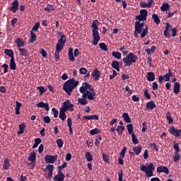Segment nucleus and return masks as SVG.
Here are the masks:
<instances>
[{"mask_svg": "<svg viewBox=\"0 0 181 181\" xmlns=\"http://www.w3.org/2000/svg\"><path fill=\"white\" fill-rule=\"evenodd\" d=\"M37 90L40 91V95H42V94H45L47 91V90L45 89L44 86H38Z\"/></svg>", "mask_w": 181, "mask_h": 181, "instance_id": "obj_54", "label": "nucleus"}, {"mask_svg": "<svg viewBox=\"0 0 181 181\" xmlns=\"http://www.w3.org/2000/svg\"><path fill=\"white\" fill-rule=\"evenodd\" d=\"M54 6L52 4H47V7L44 8V11H45V12H52L54 11Z\"/></svg>", "mask_w": 181, "mask_h": 181, "instance_id": "obj_37", "label": "nucleus"}, {"mask_svg": "<svg viewBox=\"0 0 181 181\" xmlns=\"http://www.w3.org/2000/svg\"><path fill=\"white\" fill-rule=\"evenodd\" d=\"M102 156H103V160H104V162H105L106 163H108V160H110V157L108 156V155L103 153Z\"/></svg>", "mask_w": 181, "mask_h": 181, "instance_id": "obj_57", "label": "nucleus"}, {"mask_svg": "<svg viewBox=\"0 0 181 181\" xmlns=\"http://www.w3.org/2000/svg\"><path fill=\"white\" fill-rule=\"evenodd\" d=\"M148 81H155V73L151 71L147 73Z\"/></svg>", "mask_w": 181, "mask_h": 181, "instance_id": "obj_30", "label": "nucleus"}, {"mask_svg": "<svg viewBox=\"0 0 181 181\" xmlns=\"http://www.w3.org/2000/svg\"><path fill=\"white\" fill-rule=\"evenodd\" d=\"M78 103L81 105H87L88 100H87V94H83L82 98H78Z\"/></svg>", "mask_w": 181, "mask_h": 181, "instance_id": "obj_16", "label": "nucleus"}, {"mask_svg": "<svg viewBox=\"0 0 181 181\" xmlns=\"http://www.w3.org/2000/svg\"><path fill=\"white\" fill-rule=\"evenodd\" d=\"M102 139H103V138L101 137V136H97V139H96L95 142V146H98V145H100V142H101Z\"/></svg>", "mask_w": 181, "mask_h": 181, "instance_id": "obj_62", "label": "nucleus"}, {"mask_svg": "<svg viewBox=\"0 0 181 181\" xmlns=\"http://www.w3.org/2000/svg\"><path fill=\"white\" fill-rule=\"evenodd\" d=\"M170 9V5L168 3H163L162 6H160V11H163V12H168Z\"/></svg>", "mask_w": 181, "mask_h": 181, "instance_id": "obj_28", "label": "nucleus"}, {"mask_svg": "<svg viewBox=\"0 0 181 181\" xmlns=\"http://www.w3.org/2000/svg\"><path fill=\"white\" fill-rule=\"evenodd\" d=\"M132 141L134 145L139 144V140H138L135 134H132Z\"/></svg>", "mask_w": 181, "mask_h": 181, "instance_id": "obj_51", "label": "nucleus"}, {"mask_svg": "<svg viewBox=\"0 0 181 181\" xmlns=\"http://www.w3.org/2000/svg\"><path fill=\"white\" fill-rule=\"evenodd\" d=\"M116 131L119 135H122V132L125 131V127L118 126L116 129Z\"/></svg>", "mask_w": 181, "mask_h": 181, "instance_id": "obj_47", "label": "nucleus"}, {"mask_svg": "<svg viewBox=\"0 0 181 181\" xmlns=\"http://www.w3.org/2000/svg\"><path fill=\"white\" fill-rule=\"evenodd\" d=\"M56 142L59 148H63V145H64V141L63 139H57Z\"/></svg>", "mask_w": 181, "mask_h": 181, "instance_id": "obj_49", "label": "nucleus"}, {"mask_svg": "<svg viewBox=\"0 0 181 181\" xmlns=\"http://www.w3.org/2000/svg\"><path fill=\"white\" fill-rule=\"evenodd\" d=\"M146 108L148 110H152L156 108V104H155V102H153V100H151L150 102L146 103Z\"/></svg>", "mask_w": 181, "mask_h": 181, "instance_id": "obj_19", "label": "nucleus"}, {"mask_svg": "<svg viewBox=\"0 0 181 181\" xmlns=\"http://www.w3.org/2000/svg\"><path fill=\"white\" fill-rule=\"evenodd\" d=\"M67 125H68V128L69 129V132L71 134V135H73V128L71 127L73 125V121L71 120V118L69 117L67 119Z\"/></svg>", "mask_w": 181, "mask_h": 181, "instance_id": "obj_29", "label": "nucleus"}, {"mask_svg": "<svg viewBox=\"0 0 181 181\" xmlns=\"http://www.w3.org/2000/svg\"><path fill=\"white\" fill-rule=\"evenodd\" d=\"M140 15L143 16V18H148V11L146 9H142L140 11Z\"/></svg>", "mask_w": 181, "mask_h": 181, "instance_id": "obj_53", "label": "nucleus"}, {"mask_svg": "<svg viewBox=\"0 0 181 181\" xmlns=\"http://www.w3.org/2000/svg\"><path fill=\"white\" fill-rule=\"evenodd\" d=\"M144 95L147 100H151V95L148 93V89L144 90Z\"/></svg>", "mask_w": 181, "mask_h": 181, "instance_id": "obj_61", "label": "nucleus"}, {"mask_svg": "<svg viewBox=\"0 0 181 181\" xmlns=\"http://www.w3.org/2000/svg\"><path fill=\"white\" fill-rule=\"evenodd\" d=\"M73 48L71 47L69 49V59L70 62H74L76 59L74 57H78L80 56V50L76 48L74 51L73 54Z\"/></svg>", "mask_w": 181, "mask_h": 181, "instance_id": "obj_6", "label": "nucleus"}, {"mask_svg": "<svg viewBox=\"0 0 181 181\" xmlns=\"http://www.w3.org/2000/svg\"><path fill=\"white\" fill-rule=\"evenodd\" d=\"M152 18H153V22H155L156 25H159V23H160V18H159V16H158V14H155V13L153 14Z\"/></svg>", "mask_w": 181, "mask_h": 181, "instance_id": "obj_38", "label": "nucleus"}, {"mask_svg": "<svg viewBox=\"0 0 181 181\" xmlns=\"http://www.w3.org/2000/svg\"><path fill=\"white\" fill-rule=\"evenodd\" d=\"M42 142V139L37 138L35 139V143L33 145V149H36L37 146H39V144Z\"/></svg>", "mask_w": 181, "mask_h": 181, "instance_id": "obj_46", "label": "nucleus"}, {"mask_svg": "<svg viewBox=\"0 0 181 181\" xmlns=\"http://www.w3.org/2000/svg\"><path fill=\"white\" fill-rule=\"evenodd\" d=\"M83 94L87 95L86 98H88V100H90V101H93V100H95L94 97H95V92H94V90H93V91H91V92H90L89 90L86 91Z\"/></svg>", "mask_w": 181, "mask_h": 181, "instance_id": "obj_20", "label": "nucleus"}, {"mask_svg": "<svg viewBox=\"0 0 181 181\" xmlns=\"http://www.w3.org/2000/svg\"><path fill=\"white\" fill-rule=\"evenodd\" d=\"M45 160L46 163H54L57 160V155H47L45 156Z\"/></svg>", "mask_w": 181, "mask_h": 181, "instance_id": "obj_11", "label": "nucleus"}, {"mask_svg": "<svg viewBox=\"0 0 181 181\" xmlns=\"http://www.w3.org/2000/svg\"><path fill=\"white\" fill-rule=\"evenodd\" d=\"M136 19L139 21V22H141L142 21H146V18L144 16H142L141 14L136 16Z\"/></svg>", "mask_w": 181, "mask_h": 181, "instance_id": "obj_60", "label": "nucleus"}, {"mask_svg": "<svg viewBox=\"0 0 181 181\" xmlns=\"http://www.w3.org/2000/svg\"><path fill=\"white\" fill-rule=\"evenodd\" d=\"M78 86V81H76L75 78H71L66 81L63 85V90L68 95H71L73 90Z\"/></svg>", "mask_w": 181, "mask_h": 181, "instance_id": "obj_2", "label": "nucleus"}, {"mask_svg": "<svg viewBox=\"0 0 181 181\" xmlns=\"http://www.w3.org/2000/svg\"><path fill=\"white\" fill-rule=\"evenodd\" d=\"M73 107H74V105L71 104V102H70L69 100H66L65 102H64L60 110H64L65 111H74Z\"/></svg>", "mask_w": 181, "mask_h": 181, "instance_id": "obj_8", "label": "nucleus"}, {"mask_svg": "<svg viewBox=\"0 0 181 181\" xmlns=\"http://www.w3.org/2000/svg\"><path fill=\"white\" fill-rule=\"evenodd\" d=\"M28 160L31 162L30 165H33L30 169H35V162H36V153L35 151L31 152Z\"/></svg>", "mask_w": 181, "mask_h": 181, "instance_id": "obj_13", "label": "nucleus"}, {"mask_svg": "<svg viewBox=\"0 0 181 181\" xmlns=\"http://www.w3.org/2000/svg\"><path fill=\"white\" fill-rule=\"evenodd\" d=\"M125 152H127V147L124 146L121 152L119 153V156L122 158H125Z\"/></svg>", "mask_w": 181, "mask_h": 181, "instance_id": "obj_56", "label": "nucleus"}, {"mask_svg": "<svg viewBox=\"0 0 181 181\" xmlns=\"http://www.w3.org/2000/svg\"><path fill=\"white\" fill-rule=\"evenodd\" d=\"M122 117L123 118L124 121H125V122H127V124H131V122H132V121L131 120V117H129V115H128V113L127 112L123 113Z\"/></svg>", "mask_w": 181, "mask_h": 181, "instance_id": "obj_27", "label": "nucleus"}, {"mask_svg": "<svg viewBox=\"0 0 181 181\" xmlns=\"http://www.w3.org/2000/svg\"><path fill=\"white\" fill-rule=\"evenodd\" d=\"M80 74H87V69L84 67H81L79 69Z\"/></svg>", "mask_w": 181, "mask_h": 181, "instance_id": "obj_64", "label": "nucleus"}, {"mask_svg": "<svg viewBox=\"0 0 181 181\" xmlns=\"http://www.w3.org/2000/svg\"><path fill=\"white\" fill-rule=\"evenodd\" d=\"M16 44L17 45L18 49H21V47H23L25 46V41L21 38H17L16 40Z\"/></svg>", "mask_w": 181, "mask_h": 181, "instance_id": "obj_24", "label": "nucleus"}, {"mask_svg": "<svg viewBox=\"0 0 181 181\" xmlns=\"http://www.w3.org/2000/svg\"><path fill=\"white\" fill-rule=\"evenodd\" d=\"M112 56L115 57V59H117V60H119L121 59V52H112Z\"/></svg>", "mask_w": 181, "mask_h": 181, "instance_id": "obj_41", "label": "nucleus"}, {"mask_svg": "<svg viewBox=\"0 0 181 181\" xmlns=\"http://www.w3.org/2000/svg\"><path fill=\"white\" fill-rule=\"evenodd\" d=\"M117 175L119 176V181H125L122 180V177L124 176V174L122 173V169H120Z\"/></svg>", "mask_w": 181, "mask_h": 181, "instance_id": "obj_63", "label": "nucleus"}, {"mask_svg": "<svg viewBox=\"0 0 181 181\" xmlns=\"http://www.w3.org/2000/svg\"><path fill=\"white\" fill-rule=\"evenodd\" d=\"M112 67L117 70V71H119V62L118 61H112Z\"/></svg>", "mask_w": 181, "mask_h": 181, "instance_id": "obj_35", "label": "nucleus"}, {"mask_svg": "<svg viewBox=\"0 0 181 181\" xmlns=\"http://www.w3.org/2000/svg\"><path fill=\"white\" fill-rule=\"evenodd\" d=\"M67 111H66L64 109H60L59 110V118H60V119L62 121H66V118H67V116L66 115V112Z\"/></svg>", "mask_w": 181, "mask_h": 181, "instance_id": "obj_21", "label": "nucleus"}, {"mask_svg": "<svg viewBox=\"0 0 181 181\" xmlns=\"http://www.w3.org/2000/svg\"><path fill=\"white\" fill-rule=\"evenodd\" d=\"M19 9V1L18 0H14L11 3V6L10 7L9 11L11 12H13V13H16V11Z\"/></svg>", "mask_w": 181, "mask_h": 181, "instance_id": "obj_12", "label": "nucleus"}, {"mask_svg": "<svg viewBox=\"0 0 181 181\" xmlns=\"http://www.w3.org/2000/svg\"><path fill=\"white\" fill-rule=\"evenodd\" d=\"M18 51L20 52L21 56H23L24 57H28V50L25 49L24 48H20L18 49Z\"/></svg>", "mask_w": 181, "mask_h": 181, "instance_id": "obj_39", "label": "nucleus"}, {"mask_svg": "<svg viewBox=\"0 0 181 181\" xmlns=\"http://www.w3.org/2000/svg\"><path fill=\"white\" fill-rule=\"evenodd\" d=\"M173 148L175 149V153H179L180 152V148H179V143H177L176 141H173Z\"/></svg>", "mask_w": 181, "mask_h": 181, "instance_id": "obj_40", "label": "nucleus"}, {"mask_svg": "<svg viewBox=\"0 0 181 181\" xmlns=\"http://www.w3.org/2000/svg\"><path fill=\"white\" fill-rule=\"evenodd\" d=\"M58 36H60V39L58 40V42L56 45V47H59V49H64V45L67 42V39H66V35H63L62 32L57 33Z\"/></svg>", "mask_w": 181, "mask_h": 181, "instance_id": "obj_5", "label": "nucleus"}, {"mask_svg": "<svg viewBox=\"0 0 181 181\" xmlns=\"http://www.w3.org/2000/svg\"><path fill=\"white\" fill-rule=\"evenodd\" d=\"M89 134L90 135H98V134H101V130L95 128V129H93L91 130H90Z\"/></svg>", "mask_w": 181, "mask_h": 181, "instance_id": "obj_43", "label": "nucleus"}, {"mask_svg": "<svg viewBox=\"0 0 181 181\" xmlns=\"http://www.w3.org/2000/svg\"><path fill=\"white\" fill-rule=\"evenodd\" d=\"M11 168V160L9 158H5L3 163V170H8Z\"/></svg>", "mask_w": 181, "mask_h": 181, "instance_id": "obj_18", "label": "nucleus"}, {"mask_svg": "<svg viewBox=\"0 0 181 181\" xmlns=\"http://www.w3.org/2000/svg\"><path fill=\"white\" fill-rule=\"evenodd\" d=\"M37 107L39 108H45L46 111H49L50 110V107H49V103H45L43 102H40L37 104Z\"/></svg>", "mask_w": 181, "mask_h": 181, "instance_id": "obj_22", "label": "nucleus"}, {"mask_svg": "<svg viewBox=\"0 0 181 181\" xmlns=\"http://www.w3.org/2000/svg\"><path fill=\"white\" fill-rule=\"evenodd\" d=\"M99 46L101 50H104L105 52H107V50H108V48L107 47V45H105V43L104 42L100 43Z\"/></svg>", "mask_w": 181, "mask_h": 181, "instance_id": "obj_55", "label": "nucleus"}, {"mask_svg": "<svg viewBox=\"0 0 181 181\" xmlns=\"http://www.w3.org/2000/svg\"><path fill=\"white\" fill-rule=\"evenodd\" d=\"M92 35L93 40L92 42V45L97 46L98 45V42H100V33H98V29L97 30H92Z\"/></svg>", "mask_w": 181, "mask_h": 181, "instance_id": "obj_9", "label": "nucleus"}, {"mask_svg": "<svg viewBox=\"0 0 181 181\" xmlns=\"http://www.w3.org/2000/svg\"><path fill=\"white\" fill-rule=\"evenodd\" d=\"M173 159L174 162H177L179 159H180V155H179V153H175L174 156L173 157Z\"/></svg>", "mask_w": 181, "mask_h": 181, "instance_id": "obj_59", "label": "nucleus"}, {"mask_svg": "<svg viewBox=\"0 0 181 181\" xmlns=\"http://www.w3.org/2000/svg\"><path fill=\"white\" fill-rule=\"evenodd\" d=\"M141 170L145 173L147 177H152L153 176V170H155V165L152 163H146L145 165H142Z\"/></svg>", "mask_w": 181, "mask_h": 181, "instance_id": "obj_4", "label": "nucleus"}, {"mask_svg": "<svg viewBox=\"0 0 181 181\" xmlns=\"http://www.w3.org/2000/svg\"><path fill=\"white\" fill-rule=\"evenodd\" d=\"M91 77L94 78L95 81H98L100 77H101V72H100L98 69L95 68L91 74Z\"/></svg>", "mask_w": 181, "mask_h": 181, "instance_id": "obj_14", "label": "nucleus"}, {"mask_svg": "<svg viewBox=\"0 0 181 181\" xmlns=\"http://www.w3.org/2000/svg\"><path fill=\"white\" fill-rule=\"evenodd\" d=\"M64 177L66 175L63 173V172L58 171L57 175L54 177V181H64Z\"/></svg>", "mask_w": 181, "mask_h": 181, "instance_id": "obj_15", "label": "nucleus"}, {"mask_svg": "<svg viewBox=\"0 0 181 181\" xmlns=\"http://www.w3.org/2000/svg\"><path fill=\"white\" fill-rule=\"evenodd\" d=\"M98 25H100V21L98 20H93L90 26L92 30L98 29Z\"/></svg>", "mask_w": 181, "mask_h": 181, "instance_id": "obj_31", "label": "nucleus"}, {"mask_svg": "<svg viewBox=\"0 0 181 181\" xmlns=\"http://www.w3.org/2000/svg\"><path fill=\"white\" fill-rule=\"evenodd\" d=\"M4 54L6 56H8V57H11V59H14L15 57L13 56V50L12 49H5L4 50Z\"/></svg>", "mask_w": 181, "mask_h": 181, "instance_id": "obj_33", "label": "nucleus"}, {"mask_svg": "<svg viewBox=\"0 0 181 181\" xmlns=\"http://www.w3.org/2000/svg\"><path fill=\"white\" fill-rule=\"evenodd\" d=\"M83 119H88L89 121L91 119H96V121H98V119H100V117L97 115H87V116H84L83 117Z\"/></svg>", "mask_w": 181, "mask_h": 181, "instance_id": "obj_26", "label": "nucleus"}, {"mask_svg": "<svg viewBox=\"0 0 181 181\" xmlns=\"http://www.w3.org/2000/svg\"><path fill=\"white\" fill-rule=\"evenodd\" d=\"M173 91L175 94H179V92L180 91V84L179 83V82H176L174 84Z\"/></svg>", "mask_w": 181, "mask_h": 181, "instance_id": "obj_34", "label": "nucleus"}, {"mask_svg": "<svg viewBox=\"0 0 181 181\" xmlns=\"http://www.w3.org/2000/svg\"><path fill=\"white\" fill-rule=\"evenodd\" d=\"M133 151L135 153L136 155H139L142 151V146L139 145L134 148H133Z\"/></svg>", "mask_w": 181, "mask_h": 181, "instance_id": "obj_36", "label": "nucleus"}, {"mask_svg": "<svg viewBox=\"0 0 181 181\" xmlns=\"http://www.w3.org/2000/svg\"><path fill=\"white\" fill-rule=\"evenodd\" d=\"M63 50L62 48H59V47H56V51L54 53V59L55 62H59V59H60V52Z\"/></svg>", "mask_w": 181, "mask_h": 181, "instance_id": "obj_23", "label": "nucleus"}, {"mask_svg": "<svg viewBox=\"0 0 181 181\" xmlns=\"http://www.w3.org/2000/svg\"><path fill=\"white\" fill-rule=\"evenodd\" d=\"M127 131H128V133L130 134V135H132V134H134V126L132 125V124H129L127 125Z\"/></svg>", "mask_w": 181, "mask_h": 181, "instance_id": "obj_48", "label": "nucleus"}, {"mask_svg": "<svg viewBox=\"0 0 181 181\" xmlns=\"http://www.w3.org/2000/svg\"><path fill=\"white\" fill-rule=\"evenodd\" d=\"M52 113L54 114V117L57 118L59 117V110L56 109L55 107H53L52 109Z\"/></svg>", "mask_w": 181, "mask_h": 181, "instance_id": "obj_58", "label": "nucleus"}, {"mask_svg": "<svg viewBox=\"0 0 181 181\" xmlns=\"http://www.w3.org/2000/svg\"><path fill=\"white\" fill-rule=\"evenodd\" d=\"M9 66L11 70H16V63L15 62V58L10 59Z\"/></svg>", "mask_w": 181, "mask_h": 181, "instance_id": "obj_32", "label": "nucleus"}, {"mask_svg": "<svg viewBox=\"0 0 181 181\" xmlns=\"http://www.w3.org/2000/svg\"><path fill=\"white\" fill-rule=\"evenodd\" d=\"M40 28V23L37 22L32 28L31 32H37Z\"/></svg>", "mask_w": 181, "mask_h": 181, "instance_id": "obj_44", "label": "nucleus"}, {"mask_svg": "<svg viewBox=\"0 0 181 181\" xmlns=\"http://www.w3.org/2000/svg\"><path fill=\"white\" fill-rule=\"evenodd\" d=\"M144 23H141L139 21L135 22L134 36L136 37V39H138V35L139 34H141V37L143 39L146 36V35H148L149 28L148 26H146V28L144 29Z\"/></svg>", "mask_w": 181, "mask_h": 181, "instance_id": "obj_1", "label": "nucleus"}, {"mask_svg": "<svg viewBox=\"0 0 181 181\" xmlns=\"http://www.w3.org/2000/svg\"><path fill=\"white\" fill-rule=\"evenodd\" d=\"M170 134L171 135H174V136H176V138H179V136H181V129H177L174 126H171L168 130Z\"/></svg>", "mask_w": 181, "mask_h": 181, "instance_id": "obj_10", "label": "nucleus"}, {"mask_svg": "<svg viewBox=\"0 0 181 181\" xmlns=\"http://www.w3.org/2000/svg\"><path fill=\"white\" fill-rule=\"evenodd\" d=\"M21 107H22V103L16 101V107H15V114L16 115H19L21 114Z\"/></svg>", "mask_w": 181, "mask_h": 181, "instance_id": "obj_25", "label": "nucleus"}, {"mask_svg": "<svg viewBox=\"0 0 181 181\" xmlns=\"http://www.w3.org/2000/svg\"><path fill=\"white\" fill-rule=\"evenodd\" d=\"M88 90H91V91H94V88H93L91 85L87 83V82H84L82 84V86L80 87V88H79V91L81 94H85V93H87V91H88Z\"/></svg>", "mask_w": 181, "mask_h": 181, "instance_id": "obj_7", "label": "nucleus"}, {"mask_svg": "<svg viewBox=\"0 0 181 181\" xmlns=\"http://www.w3.org/2000/svg\"><path fill=\"white\" fill-rule=\"evenodd\" d=\"M30 43H33L34 42H36V34L33 33V31H30Z\"/></svg>", "mask_w": 181, "mask_h": 181, "instance_id": "obj_42", "label": "nucleus"}, {"mask_svg": "<svg viewBox=\"0 0 181 181\" xmlns=\"http://www.w3.org/2000/svg\"><path fill=\"white\" fill-rule=\"evenodd\" d=\"M166 119L168 120V124H172L173 122V119L172 118V115H170V112H167Z\"/></svg>", "mask_w": 181, "mask_h": 181, "instance_id": "obj_52", "label": "nucleus"}, {"mask_svg": "<svg viewBox=\"0 0 181 181\" xmlns=\"http://www.w3.org/2000/svg\"><path fill=\"white\" fill-rule=\"evenodd\" d=\"M138 61V56L135 55V54L130 52L126 57L123 58L122 62L124 63V67H129L132 64L136 63Z\"/></svg>", "mask_w": 181, "mask_h": 181, "instance_id": "obj_3", "label": "nucleus"}, {"mask_svg": "<svg viewBox=\"0 0 181 181\" xmlns=\"http://www.w3.org/2000/svg\"><path fill=\"white\" fill-rule=\"evenodd\" d=\"M45 171L48 170V172H53L54 170V165L48 164L44 169Z\"/></svg>", "mask_w": 181, "mask_h": 181, "instance_id": "obj_50", "label": "nucleus"}, {"mask_svg": "<svg viewBox=\"0 0 181 181\" xmlns=\"http://www.w3.org/2000/svg\"><path fill=\"white\" fill-rule=\"evenodd\" d=\"M158 173H165V175H169V168L166 166H159L157 168Z\"/></svg>", "mask_w": 181, "mask_h": 181, "instance_id": "obj_17", "label": "nucleus"}, {"mask_svg": "<svg viewBox=\"0 0 181 181\" xmlns=\"http://www.w3.org/2000/svg\"><path fill=\"white\" fill-rule=\"evenodd\" d=\"M85 158L88 162H91V160H93V156L91 155V153L88 151L86 153Z\"/></svg>", "mask_w": 181, "mask_h": 181, "instance_id": "obj_45", "label": "nucleus"}]
</instances>
